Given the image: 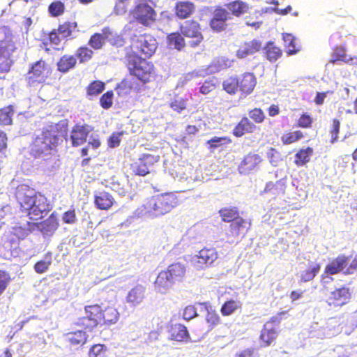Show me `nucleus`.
I'll use <instances>...</instances> for the list:
<instances>
[{
	"label": "nucleus",
	"mask_w": 357,
	"mask_h": 357,
	"mask_svg": "<svg viewBox=\"0 0 357 357\" xmlns=\"http://www.w3.org/2000/svg\"><path fill=\"white\" fill-rule=\"evenodd\" d=\"M248 114L250 118L256 123H261L266 118L263 110L257 107L250 110Z\"/></svg>",
	"instance_id": "e2e57ef3"
},
{
	"label": "nucleus",
	"mask_w": 357,
	"mask_h": 357,
	"mask_svg": "<svg viewBox=\"0 0 357 357\" xmlns=\"http://www.w3.org/2000/svg\"><path fill=\"white\" fill-rule=\"evenodd\" d=\"M348 261L349 257L347 256L339 255L326 266L324 273L328 275H335L342 271L344 273L347 268Z\"/></svg>",
	"instance_id": "aec40b11"
},
{
	"label": "nucleus",
	"mask_w": 357,
	"mask_h": 357,
	"mask_svg": "<svg viewBox=\"0 0 357 357\" xmlns=\"http://www.w3.org/2000/svg\"><path fill=\"white\" fill-rule=\"evenodd\" d=\"M15 197L20 211L32 221L43 219L51 211V204L47 198L28 184L18 185L15 188Z\"/></svg>",
	"instance_id": "f257e3e1"
},
{
	"label": "nucleus",
	"mask_w": 357,
	"mask_h": 357,
	"mask_svg": "<svg viewBox=\"0 0 357 357\" xmlns=\"http://www.w3.org/2000/svg\"><path fill=\"white\" fill-rule=\"evenodd\" d=\"M185 275V266L179 262L173 263L166 270L158 273L154 282V287L158 291L165 293L173 284L182 281Z\"/></svg>",
	"instance_id": "39448f33"
},
{
	"label": "nucleus",
	"mask_w": 357,
	"mask_h": 357,
	"mask_svg": "<svg viewBox=\"0 0 357 357\" xmlns=\"http://www.w3.org/2000/svg\"><path fill=\"white\" fill-rule=\"evenodd\" d=\"M64 338L70 347L77 349L87 342L88 335L85 331L77 330L65 333Z\"/></svg>",
	"instance_id": "4be33fe9"
},
{
	"label": "nucleus",
	"mask_w": 357,
	"mask_h": 357,
	"mask_svg": "<svg viewBox=\"0 0 357 357\" xmlns=\"http://www.w3.org/2000/svg\"><path fill=\"white\" fill-rule=\"evenodd\" d=\"M47 257H49L47 261L40 260L34 264L33 268L37 273L42 274L49 269V267L52 264L51 253L49 252L45 255V258Z\"/></svg>",
	"instance_id": "bf43d9fd"
},
{
	"label": "nucleus",
	"mask_w": 357,
	"mask_h": 357,
	"mask_svg": "<svg viewBox=\"0 0 357 357\" xmlns=\"http://www.w3.org/2000/svg\"><path fill=\"white\" fill-rule=\"evenodd\" d=\"M232 142L231 139L227 136L223 137H213L206 142L208 149L211 151H213L222 145L231 144Z\"/></svg>",
	"instance_id": "09e8293b"
},
{
	"label": "nucleus",
	"mask_w": 357,
	"mask_h": 357,
	"mask_svg": "<svg viewBox=\"0 0 357 357\" xmlns=\"http://www.w3.org/2000/svg\"><path fill=\"white\" fill-rule=\"evenodd\" d=\"M313 152V149L311 147L299 149L295 155L294 163L298 167L304 166L310 160Z\"/></svg>",
	"instance_id": "4c0bfd02"
},
{
	"label": "nucleus",
	"mask_w": 357,
	"mask_h": 357,
	"mask_svg": "<svg viewBox=\"0 0 357 357\" xmlns=\"http://www.w3.org/2000/svg\"><path fill=\"white\" fill-rule=\"evenodd\" d=\"M340 130V121L337 119H333L331 121V125L329 129L330 143L333 144L338 141L339 133Z\"/></svg>",
	"instance_id": "6e6d98bb"
},
{
	"label": "nucleus",
	"mask_w": 357,
	"mask_h": 357,
	"mask_svg": "<svg viewBox=\"0 0 357 357\" xmlns=\"http://www.w3.org/2000/svg\"><path fill=\"white\" fill-rule=\"evenodd\" d=\"M10 280V274L4 270H0V296L8 287Z\"/></svg>",
	"instance_id": "0e129e2a"
},
{
	"label": "nucleus",
	"mask_w": 357,
	"mask_h": 357,
	"mask_svg": "<svg viewBox=\"0 0 357 357\" xmlns=\"http://www.w3.org/2000/svg\"><path fill=\"white\" fill-rule=\"evenodd\" d=\"M114 199L112 195L106 191H98L94 195V204L100 210H109L114 205Z\"/></svg>",
	"instance_id": "393cba45"
},
{
	"label": "nucleus",
	"mask_w": 357,
	"mask_h": 357,
	"mask_svg": "<svg viewBox=\"0 0 357 357\" xmlns=\"http://www.w3.org/2000/svg\"><path fill=\"white\" fill-rule=\"evenodd\" d=\"M147 58H125V63L130 75L136 77L144 84L150 82L154 70L153 64Z\"/></svg>",
	"instance_id": "423d86ee"
},
{
	"label": "nucleus",
	"mask_w": 357,
	"mask_h": 357,
	"mask_svg": "<svg viewBox=\"0 0 357 357\" xmlns=\"http://www.w3.org/2000/svg\"><path fill=\"white\" fill-rule=\"evenodd\" d=\"M102 307L98 304L88 305L84 307L85 316L79 317L76 326L92 331L95 328L100 326Z\"/></svg>",
	"instance_id": "0eeeda50"
},
{
	"label": "nucleus",
	"mask_w": 357,
	"mask_h": 357,
	"mask_svg": "<svg viewBox=\"0 0 357 357\" xmlns=\"http://www.w3.org/2000/svg\"><path fill=\"white\" fill-rule=\"evenodd\" d=\"M135 20L146 26H149L155 20L156 12L146 3H140L132 10Z\"/></svg>",
	"instance_id": "4468645a"
},
{
	"label": "nucleus",
	"mask_w": 357,
	"mask_h": 357,
	"mask_svg": "<svg viewBox=\"0 0 357 357\" xmlns=\"http://www.w3.org/2000/svg\"><path fill=\"white\" fill-rule=\"evenodd\" d=\"M263 162L262 157L254 152L245 155L238 165V172L241 175H248L257 172Z\"/></svg>",
	"instance_id": "ddd939ff"
},
{
	"label": "nucleus",
	"mask_w": 357,
	"mask_h": 357,
	"mask_svg": "<svg viewBox=\"0 0 357 357\" xmlns=\"http://www.w3.org/2000/svg\"><path fill=\"white\" fill-rule=\"evenodd\" d=\"M157 48L156 40L149 33L134 36L125 49V58H150Z\"/></svg>",
	"instance_id": "20e7f679"
},
{
	"label": "nucleus",
	"mask_w": 357,
	"mask_h": 357,
	"mask_svg": "<svg viewBox=\"0 0 357 357\" xmlns=\"http://www.w3.org/2000/svg\"><path fill=\"white\" fill-rule=\"evenodd\" d=\"M195 3L188 0L178 1L175 3L174 12L175 16L180 20L190 17L195 12Z\"/></svg>",
	"instance_id": "6ab92c4d"
},
{
	"label": "nucleus",
	"mask_w": 357,
	"mask_h": 357,
	"mask_svg": "<svg viewBox=\"0 0 357 357\" xmlns=\"http://www.w3.org/2000/svg\"><path fill=\"white\" fill-rule=\"evenodd\" d=\"M171 340L177 342L188 341L190 335L185 326L181 324H172L169 330Z\"/></svg>",
	"instance_id": "7c9ffc66"
},
{
	"label": "nucleus",
	"mask_w": 357,
	"mask_h": 357,
	"mask_svg": "<svg viewBox=\"0 0 357 357\" xmlns=\"http://www.w3.org/2000/svg\"><path fill=\"white\" fill-rule=\"evenodd\" d=\"M108 349L103 344H96L89 350V357H107Z\"/></svg>",
	"instance_id": "5fc2aeb1"
},
{
	"label": "nucleus",
	"mask_w": 357,
	"mask_h": 357,
	"mask_svg": "<svg viewBox=\"0 0 357 357\" xmlns=\"http://www.w3.org/2000/svg\"><path fill=\"white\" fill-rule=\"evenodd\" d=\"M179 31L184 37L192 39L190 45L192 47L199 46L204 40L201 25L196 20L185 21L180 24Z\"/></svg>",
	"instance_id": "9d476101"
},
{
	"label": "nucleus",
	"mask_w": 357,
	"mask_h": 357,
	"mask_svg": "<svg viewBox=\"0 0 357 357\" xmlns=\"http://www.w3.org/2000/svg\"><path fill=\"white\" fill-rule=\"evenodd\" d=\"M350 289L346 287L337 288L331 291L328 297V305L333 307H342L351 299Z\"/></svg>",
	"instance_id": "f3484780"
},
{
	"label": "nucleus",
	"mask_w": 357,
	"mask_h": 357,
	"mask_svg": "<svg viewBox=\"0 0 357 357\" xmlns=\"http://www.w3.org/2000/svg\"><path fill=\"white\" fill-rule=\"evenodd\" d=\"M93 51L86 45L79 47L74 54L79 63L89 61L93 56Z\"/></svg>",
	"instance_id": "a19ab883"
},
{
	"label": "nucleus",
	"mask_w": 357,
	"mask_h": 357,
	"mask_svg": "<svg viewBox=\"0 0 357 357\" xmlns=\"http://www.w3.org/2000/svg\"><path fill=\"white\" fill-rule=\"evenodd\" d=\"M14 45L9 36H4L0 38V73H8L13 63L11 54Z\"/></svg>",
	"instance_id": "f8f14e48"
},
{
	"label": "nucleus",
	"mask_w": 357,
	"mask_h": 357,
	"mask_svg": "<svg viewBox=\"0 0 357 357\" xmlns=\"http://www.w3.org/2000/svg\"><path fill=\"white\" fill-rule=\"evenodd\" d=\"M167 43L170 47L178 51L182 50L185 46L184 36L178 32H173L167 36Z\"/></svg>",
	"instance_id": "58836bf2"
},
{
	"label": "nucleus",
	"mask_w": 357,
	"mask_h": 357,
	"mask_svg": "<svg viewBox=\"0 0 357 357\" xmlns=\"http://www.w3.org/2000/svg\"><path fill=\"white\" fill-rule=\"evenodd\" d=\"M78 24L76 21H65L59 24L57 31L61 36L66 40L73 38V33L77 31Z\"/></svg>",
	"instance_id": "72a5a7b5"
},
{
	"label": "nucleus",
	"mask_w": 357,
	"mask_h": 357,
	"mask_svg": "<svg viewBox=\"0 0 357 357\" xmlns=\"http://www.w3.org/2000/svg\"><path fill=\"white\" fill-rule=\"evenodd\" d=\"M238 77L231 76L222 82L223 89L230 95H234L239 90Z\"/></svg>",
	"instance_id": "de8ad7c7"
},
{
	"label": "nucleus",
	"mask_w": 357,
	"mask_h": 357,
	"mask_svg": "<svg viewBox=\"0 0 357 357\" xmlns=\"http://www.w3.org/2000/svg\"><path fill=\"white\" fill-rule=\"evenodd\" d=\"M206 320L211 327L218 326L221 321L219 314L215 310L208 311L206 315Z\"/></svg>",
	"instance_id": "69168bd1"
},
{
	"label": "nucleus",
	"mask_w": 357,
	"mask_h": 357,
	"mask_svg": "<svg viewBox=\"0 0 357 357\" xmlns=\"http://www.w3.org/2000/svg\"><path fill=\"white\" fill-rule=\"evenodd\" d=\"M304 137L302 131L297 130L284 132L281 137V142L284 145L294 144Z\"/></svg>",
	"instance_id": "c03bdc74"
},
{
	"label": "nucleus",
	"mask_w": 357,
	"mask_h": 357,
	"mask_svg": "<svg viewBox=\"0 0 357 357\" xmlns=\"http://www.w3.org/2000/svg\"><path fill=\"white\" fill-rule=\"evenodd\" d=\"M146 296V288L142 284H137L128 293L126 300L131 306L139 305Z\"/></svg>",
	"instance_id": "b1692460"
},
{
	"label": "nucleus",
	"mask_w": 357,
	"mask_h": 357,
	"mask_svg": "<svg viewBox=\"0 0 357 357\" xmlns=\"http://www.w3.org/2000/svg\"><path fill=\"white\" fill-rule=\"evenodd\" d=\"M116 89L118 90L119 95H127L132 91L138 92L139 88L138 84L134 78L125 77L116 86Z\"/></svg>",
	"instance_id": "473e14b6"
},
{
	"label": "nucleus",
	"mask_w": 357,
	"mask_h": 357,
	"mask_svg": "<svg viewBox=\"0 0 357 357\" xmlns=\"http://www.w3.org/2000/svg\"><path fill=\"white\" fill-rule=\"evenodd\" d=\"M354 59L357 60V57H354ZM354 58L351 57L347 58L346 54V48L344 46H337L333 49L331 60L332 63H334L337 61L349 62L351 61Z\"/></svg>",
	"instance_id": "8fccbe9b"
},
{
	"label": "nucleus",
	"mask_w": 357,
	"mask_h": 357,
	"mask_svg": "<svg viewBox=\"0 0 357 357\" xmlns=\"http://www.w3.org/2000/svg\"><path fill=\"white\" fill-rule=\"evenodd\" d=\"M257 126L250 121L247 116H243L232 130V135L236 137H241L245 134L253 133Z\"/></svg>",
	"instance_id": "5701e85b"
},
{
	"label": "nucleus",
	"mask_w": 357,
	"mask_h": 357,
	"mask_svg": "<svg viewBox=\"0 0 357 357\" xmlns=\"http://www.w3.org/2000/svg\"><path fill=\"white\" fill-rule=\"evenodd\" d=\"M77 63V58L75 55L66 54L61 56L57 61L56 68L59 72L66 73L74 69Z\"/></svg>",
	"instance_id": "bb28decb"
},
{
	"label": "nucleus",
	"mask_w": 357,
	"mask_h": 357,
	"mask_svg": "<svg viewBox=\"0 0 357 357\" xmlns=\"http://www.w3.org/2000/svg\"><path fill=\"white\" fill-rule=\"evenodd\" d=\"M313 118L308 113L301 114L297 120L296 126L301 128H310L312 126Z\"/></svg>",
	"instance_id": "052dcab7"
},
{
	"label": "nucleus",
	"mask_w": 357,
	"mask_h": 357,
	"mask_svg": "<svg viewBox=\"0 0 357 357\" xmlns=\"http://www.w3.org/2000/svg\"><path fill=\"white\" fill-rule=\"evenodd\" d=\"M65 4L61 1H52L47 8L48 13L52 17H57L62 15L65 13Z\"/></svg>",
	"instance_id": "49530a36"
},
{
	"label": "nucleus",
	"mask_w": 357,
	"mask_h": 357,
	"mask_svg": "<svg viewBox=\"0 0 357 357\" xmlns=\"http://www.w3.org/2000/svg\"><path fill=\"white\" fill-rule=\"evenodd\" d=\"M278 334V331L275 327L264 324L259 336L261 347H267L271 346L276 340Z\"/></svg>",
	"instance_id": "a878e982"
},
{
	"label": "nucleus",
	"mask_w": 357,
	"mask_h": 357,
	"mask_svg": "<svg viewBox=\"0 0 357 357\" xmlns=\"http://www.w3.org/2000/svg\"><path fill=\"white\" fill-rule=\"evenodd\" d=\"M229 13L234 17H240L249 12L250 6L242 0H234L226 4Z\"/></svg>",
	"instance_id": "cd10ccee"
},
{
	"label": "nucleus",
	"mask_w": 357,
	"mask_h": 357,
	"mask_svg": "<svg viewBox=\"0 0 357 357\" xmlns=\"http://www.w3.org/2000/svg\"><path fill=\"white\" fill-rule=\"evenodd\" d=\"M61 36L57 30H52L48 33L47 40L48 42H44V45L48 44L54 45V49L56 50H63V47H59L61 43Z\"/></svg>",
	"instance_id": "3c124183"
},
{
	"label": "nucleus",
	"mask_w": 357,
	"mask_h": 357,
	"mask_svg": "<svg viewBox=\"0 0 357 357\" xmlns=\"http://www.w3.org/2000/svg\"><path fill=\"white\" fill-rule=\"evenodd\" d=\"M264 50L266 58L270 62L276 61L282 55V50L280 47L276 46L275 44L271 41L266 43Z\"/></svg>",
	"instance_id": "e433bc0d"
},
{
	"label": "nucleus",
	"mask_w": 357,
	"mask_h": 357,
	"mask_svg": "<svg viewBox=\"0 0 357 357\" xmlns=\"http://www.w3.org/2000/svg\"><path fill=\"white\" fill-rule=\"evenodd\" d=\"M250 227L251 222L240 216L230 224L227 236L233 238H236L240 235L245 236L250 230Z\"/></svg>",
	"instance_id": "a211bd4d"
},
{
	"label": "nucleus",
	"mask_w": 357,
	"mask_h": 357,
	"mask_svg": "<svg viewBox=\"0 0 357 357\" xmlns=\"http://www.w3.org/2000/svg\"><path fill=\"white\" fill-rule=\"evenodd\" d=\"M101 323L102 326H110L117 322L119 318L118 310L112 306H108L101 310Z\"/></svg>",
	"instance_id": "2f4dec72"
},
{
	"label": "nucleus",
	"mask_w": 357,
	"mask_h": 357,
	"mask_svg": "<svg viewBox=\"0 0 357 357\" xmlns=\"http://www.w3.org/2000/svg\"><path fill=\"white\" fill-rule=\"evenodd\" d=\"M321 268L319 263L310 261L307 267L300 273V278L303 282L312 281L319 273Z\"/></svg>",
	"instance_id": "f704fd0d"
},
{
	"label": "nucleus",
	"mask_w": 357,
	"mask_h": 357,
	"mask_svg": "<svg viewBox=\"0 0 357 357\" xmlns=\"http://www.w3.org/2000/svg\"><path fill=\"white\" fill-rule=\"evenodd\" d=\"M59 137L52 130L45 129L31 144V153L35 158H43L40 162L44 171L52 172L59 165L56 155Z\"/></svg>",
	"instance_id": "f03ea898"
},
{
	"label": "nucleus",
	"mask_w": 357,
	"mask_h": 357,
	"mask_svg": "<svg viewBox=\"0 0 357 357\" xmlns=\"http://www.w3.org/2000/svg\"><path fill=\"white\" fill-rule=\"evenodd\" d=\"M187 99L176 96L174 99L170 101L169 106L174 112L181 113L187 108Z\"/></svg>",
	"instance_id": "603ef678"
},
{
	"label": "nucleus",
	"mask_w": 357,
	"mask_h": 357,
	"mask_svg": "<svg viewBox=\"0 0 357 357\" xmlns=\"http://www.w3.org/2000/svg\"><path fill=\"white\" fill-rule=\"evenodd\" d=\"M13 109L11 106L0 109V124L1 126L10 125L13 122Z\"/></svg>",
	"instance_id": "864d4df0"
},
{
	"label": "nucleus",
	"mask_w": 357,
	"mask_h": 357,
	"mask_svg": "<svg viewBox=\"0 0 357 357\" xmlns=\"http://www.w3.org/2000/svg\"><path fill=\"white\" fill-rule=\"evenodd\" d=\"M218 258V252L214 248H203L190 259L192 266L202 270L210 267Z\"/></svg>",
	"instance_id": "9b49d317"
},
{
	"label": "nucleus",
	"mask_w": 357,
	"mask_h": 357,
	"mask_svg": "<svg viewBox=\"0 0 357 357\" xmlns=\"http://www.w3.org/2000/svg\"><path fill=\"white\" fill-rule=\"evenodd\" d=\"M197 316V308L193 305L186 306L183 311L182 317L186 321H190Z\"/></svg>",
	"instance_id": "774afa93"
},
{
	"label": "nucleus",
	"mask_w": 357,
	"mask_h": 357,
	"mask_svg": "<svg viewBox=\"0 0 357 357\" xmlns=\"http://www.w3.org/2000/svg\"><path fill=\"white\" fill-rule=\"evenodd\" d=\"M105 43V40L102 38L100 33H93L89 38L88 44L95 50L102 48Z\"/></svg>",
	"instance_id": "13d9d810"
},
{
	"label": "nucleus",
	"mask_w": 357,
	"mask_h": 357,
	"mask_svg": "<svg viewBox=\"0 0 357 357\" xmlns=\"http://www.w3.org/2000/svg\"><path fill=\"white\" fill-rule=\"evenodd\" d=\"M229 19V12L222 6H217L209 22L210 27L215 32L220 33L227 28V20Z\"/></svg>",
	"instance_id": "2eb2a0df"
},
{
	"label": "nucleus",
	"mask_w": 357,
	"mask_h": 357,
	"mask_svg": "<svg viewBox=\"0 0 357 357\" xmlns=\"http://www.w3.org/2000/svg\"><path fill=\"white\" fill-rule=\"evenodd\" d=\"M92 130L91 126L86 123H75L70 131V139L73 146H78L86 142L89 132Z\"/></svg>",
	"instance_id": "dca6fc26"
},
{
	"label": "nucleus",
	"mask_w": 357,
	"mask_h": 357,
	"mask_svg": "<svg viewBox=\"0 0 357 357\" xmlns=\"http://www.w3.org/2000/svg\"><path fill=\"white\" fill-rule=\"evenodd\" d=\"M159 160L158 154L144 153L130 164V169L135 175L144 176L153 171Z\"/></svg>",
	"instance_id": "6e6552de"
},
{
	"label": "nucleus",
	"mask_w": 357,
	"mask_h": 357,
	"mask_svg": "<svg viewBox=\"0 0 357 357\" xmlns=\"http://www.w3.org/2000/svg\"><path fill=\"white\" fill-rule=\"evenodd\" d=\"M179 204V199L173 192H163L147 197L137 208L140 215L157 218L171 212Z\"/></svg>",
	"instance_id": "7ed1b4c3"
},
{
	"label": "nucleus",
	"mask_w": 357,
	"mask_h": 357,
	"mask_svg": "<svg viewBox=\"0 0 357 357\" xmlns=\"http://www.w3.org/2000/svg\"><path fill=\"white\" fill-rule=\"evenodd\" d=\"M261 48V43L257 40H252L241 45L236 51V56L243 59L259 52Z\"/></svg>",
	"instance_id": "c85d7f7f"
},
{
	"label": "nucleus",
	"mask_w": 357,
	"mask_h": 357,
	"mask_svg": "<svg viewBox=\"0 0 357 357\" xmlns=\"http://www.w3.org/2000/svg\"><path fill=\"white\" fill-rule=\"evenodd\" d=\"M218 82V79L215 77L205 80L199 88V92L204 95L210 93L215 89Z\"/></svg>",
	"instance_id": "4d7b16f0"
},
{
	"label": "nucleus",
	"mask_w": 357,
	"mask_h": 357,
	"mask_svg": "<svg viewBox=\"0 0 357 357\" xmlns=\"http://www.w3.org/2000/svg\"><path fill=\"white\" fill-rule=\"evenodd\" d=\"M105 88V82L100 80L91 82L86 88V95L93 97L100 94Z\"/></svg>",
	"instance_id": "a18cd8bd"
},
{
	"label": "nucleus",
	"mask_w": 357,
	"mask_h": 357,
	"mask_svg": "<svg viewBox=\"0 0 357 357\" xmlns=\"http://www.w3.org/2000/svg\"><path fill=\"white\" fill-rule=\"evenodd\" d=\"M282 39L285 43L287 53L288 55H294L299 52L300 49L298 46L295 37L291 33H283Z\"/></svg>",
	"instance_id": "79ce46f5"
},
{
	"label": "nucleus",
	"mask_w": 357,
	"mask_h": 357,
	"mask_svg": "<svg viewBox=\"0 0 357 357\" xmlns=\"http://www.w3.org/2000/svg\"><path fill=\"white\" fill-rule=\"evenodd\" d=\"M234 61L227 56H217L209 63L208 69L211 73H216L231 67Z\"/></svg>",
	"instance_id": "c756f323"
},
{
	"label": "nucleus",
	"mask_w": 357,
	"mask_h": 357,
	"mask_svg": "<svg viewBox=\"0 0 357 357\" xmlns=\"http://www.w3.org/2000/svg\"><path fill=\"white\" fill-rule=\"evenodd\" d=\"M238 81L239 91L244 96L250 94L257 84L256 77L252 73H243L240 77H238Z\"/></svg>",
	"instance_id": "412c9836"
},
{
	"label": "nucleus",
	"mask_w": 357,
	"mask_h": 357,
	"mask_svg": "<svg viewBox=\"0 0 357 357\" xmlns=\"http://www.w3.org/2000/svg\"><path fill=\"white\" fill-rule=\"evenodd\" d=\"M51 73L52 68L44 60L37 61L31 65L28 71L27 83L30 86L44 83Z\"/></svg>",
	"instance_id": "1a4fd4ad"
},
{
	"label": "nucleus",
	"mask_w": 357,
	"mask_h": 357,
	"mask_svg": "<svg viewBox=\"0 0 357 357\" xmlns=\"http://www.w3.org/2000/svg\"><path fill=\"white\" fill-rule=\"evenodd\" d=\"M40 225L41 231L46 234L53 233L59 227L57 218L53 214L50 215L45 220L41 222Z\"/></svg>",
	"instance_id": "ea45409f"
},
{
	"label": "nucleus",
	"mask_w": 357,
	"mask_h": 357,
	"mask_svg": "<svg viewBox=\"0 0 357 357\" xmlns=\"http://www.w3.org/2000/svg\"><path fill=\"white\" fill-rule=\"evenodd\" d=\"M123 135V132H114L107 139V144L110 148H115L120 145L121 137Z\"/></svg>",
	"instance_id": "338daca9"
},
{
	"label": "nucleus",
	"mask_w": 357,
	"mask_h": 357,
	"mask_svg": "<svg viewBox=\"0 0 357 357\" xmlns=\"http://www.w3.org/2000/svg\"><path fill=\"white\" fill-rule=\"evenodd\" d=\"M241 307V303L238 300H229L225 301L221 308L220 312L223 316H229Z\"/></svg>",
	"instance_id": "37998d69"
},
{
	"label": "nucleus",
	"mask_w": 357,
	"mask_h": 357,
	"mask_svg": "<svg viewBox=\"0 0 357 357\" xmlns=\"http://www.w3.org/2000/svg\"><path fill=\"white\" fill-rule=\"evenodd\" d=\"M114 93L108 91L100 98V105L104 109H109L113 105Z\"/></svg>",
	"instance_id": "680f3d73"
},
{
	"label": "nucleus",
	"mask_w": 357,
	"mask_h": 357,
	"mask_svg": "<svg viewBox=\"0 0 357 357\" xmlns=\"http://www.w3.org/2000/svg\"><path fill=\"white\" fill-rule=\"evenodd\" d=\"M218 213L221 220L225 222L231 223L240 217L239 210L236 206H225L220 208Z\"/></svg>",
	"instance_id": "c9c22d12"
}]
</instances>
